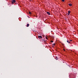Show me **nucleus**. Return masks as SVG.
Wrapping results in <instances>:
<instances>
[{
  "label": "nucleus",
  "mask_w": 78,
  "mask_h": 78,
  "mask_svg": "<svg viewBox=\"0 0 78 78\" xmlns=\"http://www.w3.org/2000/svg\"><path fill=\"white\" fill-rule=\"evenodd\" d=\"M16 2V0H12L11 3H14Z\"/></svg>",
  "instance_id": "obj_1"
},
{
  "label": "nucleus",
  "mask_w": 78,
  "mask_h": 78,
  "mask_svg": "<svg viewBox=\"0 0 78 78\" xmlns=\"http://www.w3.org/2000/svg\"><path fill=\"white\" fill-rule=\"evenodd\" d=\"M38 37L40 39H42V37L41 36H38Z\"/></svg>",
  "instance_id": "obj_2"
},
{
  "label": "nucleus",
  "mask_w": 78,
  "mask_h": 78,
  "mask_svg": "<svg viewBox=\"0 0 78 78\" xmlns=\"http://www.w3.org/2000/svg\"><path fill=\"white\" fill-rule=\"evenodd\" d=\"M47 13L48 14V15H50V12H47Z\"/></svg>",
  "instance_id": "obj_3"
},
{
  "label": "nucleus",
  "mask_w": 78,
  "mask_h": 78,
  "mask_svg": "<svg viewBox=\"0 0 78 78\" xmlns=\"http://www.w3.org/2000/svg\"><path fill=\"white\" fill-rule=\"evenodd\" d=\"M67 42H68V43H69V44L70 43V42L69 41V40H67Z\"/></svg>",
  "instance_id": "obj_4"
},
{
  "label": "nucleus",
  "mask_w": 78,
  "mask_h": 78,
  "mask_svg": "<svg viewBox=\"0 0 78 78\" xmlns=\"http://www.w3.org/2000/svg\"><path fill=\"white\" fill-rule=\"evenodd\" d=\"M29 26H30V24H27V27H29Z\"/></svg>",
  "instance_id": "obj_5"
},
{
  "label": "nucleus",
  "mask_w": 78,
  "mask_h": 78,
  "mask_svg": "<svg viewBox=\"0 0 78 78\" xmlns=\"http://www.w3.org/2000/svg\"><path fill=\"white\" fill-rule=\"evenodd\" d=\"M69 6H72V4L71 3H70L69 4Z\"/></svg>",
  "instance_id": "obj_6"
},
{
  "label": "nucleus",
  "mask_w": 78,
  "mask_h": 78,
  "mask_svg": "<svg viewBox=\"0 0 78 78\" xmlns=\"http://www.w3.org/2000/svg\"><path fill=\"white\" fill-rule=\"evenodd\" d=\"M70 11H68V14H70Z\"/></svg>",
  "instance_id": "obj_7"
},
{
  "label": "nucleus",
  "mask_w": 78,
  "mask_h": 78,
  "mask_svg": "<svg viewBox=\"0 0 78 78\" xmlns=\"http://www.w3.org/2000/svg\"><path fill=\"white\" fill-rule=\"evenodd\" d=\"M55 59H56V60H58V57H56Z\"/></svg>",
  "instance_id": "obj_8"
},
{
  "label": "nucleus",
  "mask_w": 78,
  "mask_h": 78,
  "mask_svg": "<svg viewBox=\"0 0 78 78\" xmlns=\"http://www.w3.org/2000/svg\"><path fill=\"white\" fill-rule=\"evenodd\" d=\"M29 14H31V13L30 12H29Z\"/></svg>",
  "instance_id": "obj_9"
},
{
  "label": "nucleus",
  "mask_w": 78,
  "mask_h": 78,
  "mask_svg": "<svg viewBox=\"0 0 78 78\" xmlns=\"http://www.w3.org/2000/svg\"><path fill=\"white\" fill-rule=\"evenodd\" d=\"M64 1H65V0H62V1L63 2H64Z\"/></svg>",
  "instance_id": "obj_10"
},
{
  "label": "nucleus",
  "mask_w": 78,
  "mask_h": 78,
  "mask_svg": "<svg viewBox=\"0 0 78 78\" xmlns=\"http://www.w3.org/2000/svg\"><path fill=\"white\" fill-rule=\"evenodd\" d=\"M46 39H48V38H47V37H46Z\"/></svg>",
  "instance_id": "obj_11"
},
{
  "label": "nucleus",
  "mask_w": 78,
  "mask_h": 78,
  "mask_svg": "<svg viewBox=\"0 0 78 78\" xmlns=\"http://www.w3.org/2000/svg\"><path fill=\"white\" fill-rule=\"evenodd\" d=\"M51 42H53V41H51Z\"/></svg>",
  "instance_id": "obj_12"
},
{
  "label": "nucleus",
  "mask_w": 78,
  "mask_h": 78,
  "mask_svg": "<svg viewBox=\"0 0 78 78\" xmlns=\"http://www.w3.org/2000/svg\"><path fill=\"white\" fill-rule=\"evenodd\" d=\"M68 16H69V15H70V13H68Z\"/></svg>",
  "instance_id": "obj_13"
},
{
  "label": "nucleus",
  "mask_w": 78,
  "mask_h": 78,
  "mask_svg": "<svg viewBox=\"0 0 78 78\" xmlns=\"http://www.w3.org/2000/svg\"><path fill=\"white\" fill-rule=\"evenodd\" d=\"M70 41H72V40H70Z\"/></svg>",
  "instance_id": "obj_14"
},
{
  "label": "nucleus",
  "mask_w": 78,
  "mask_h": 78,
  "mask_svg": "<svg viewBox=\"0 0 78 78\" xmlns=\"http://www.w3.org/2000/svg\"><path fill=\"white\" fill-rule=\"evenodd\" d=\"M53 45H55V43L53 44Z\"/></svg>",
  "instance_id": "obj_15"
},
{
  "label": "nucleus",
  "mask_w": 78,
  "mask_h": 78,
  "mask_svg": "<svg viewBox=\"0 0 78 78\" xmlns=\"http://www.w3.org/2000/svg\"><path fill=\"white\" fill-rule=\"evenodd\" d=\"M63 50H64V51H65V49H63Z\"/></svg>",
  "instance_id": "obj_16"
},
{
  "label": "nucleus",
  "mask_w": 78,
  "mask_h": 78,
  "mask_svg": "<svg viewBox=\"0 0 78 78\" xmlns=\"http://www.w3.org/2000/svg\"><path fill=\"white\" fill-rule=\"evenodd\" d=\"M30 1H31V0H30Z\"/></svg>",
  "instance_id": "obj_17"
}]
</instances>
